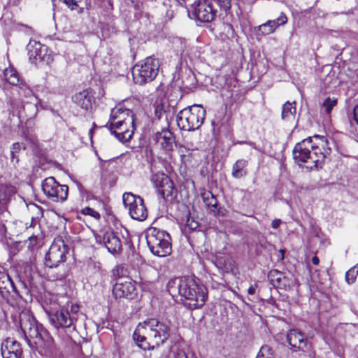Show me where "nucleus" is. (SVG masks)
Here are the masks:
<instances>
[{
	"mask_svg": "<svg viewBox=\"0 0 358 358\" xmlns=\"http://www.w3.org/2000/svg\"><path fill=\"white\" fill-rule=\"evenodd\" d=\"M354 113V119L356 121L357 124H358V104H357L353 110Z\"/></svg>",
	"mask_w": 358,
	"mask_h": 358,
	"instance_id": "47",
	"label": "nucleus"
},
{
	"mask_svg": "<svg viewBox=\"0 0 358 358\" xmlns=\"http://www.w3.org/2000/svg\"><path fill=\"white\" fill-rule=\"evenodd\" d=\"M135 343L144 350L154 349L155 346L148 337H133Z\"/></svg>",
	"mask_w": 358,
	"mask_h": 358,
	"instance_id": "32",
	"label": "nucleus"
},
{
	"mask_svg": "<svg viewBox=\"0 0 358 358\" xmlns=\"http://www.w3.org/2000/svg\"><path fill=\"white\" fill-rule=\"evenodd\" d=\"M201 198L206 206L210 208L212 210H215L217 208V201L211 192L204 191L201 193Z\"/></svg>",
	"mask_w": 358,
	"mask_h": 358,
	"instance_id": "29",
	"label": "nucleus"
},
{
	"mask_svg": "<svg viewBox=\"0 0 358 358\" xmlns=\"http://www.w3.org/2000/svg\"><path fill=\"white\" fill-rule=\"evenodd\" d=\"M170 322H161L148 318L137 325L133 336H166L172 334Z\"/></svg>",
	"mask_w": 358,
	"mask_h": 358,
	"instance_id": "7",
	"label": "nucleus"
},
{
	"mask_svg": "<svg viewBox=\"0 0 358 358\" xmlns=\"http://www.w3.org/2000/svg\"><path fill=\"white\" fill-rule=\"evenodd\" d=\"M2 25L3 31L8 34L10 33L14 29L15 27V25L11 22L10 20H8V22H7L6 20H3Z\"/></svg>",
	"mask_w": 358,
	"mask_h": 358,
	"instance_id": "40",
	"label": "nucleus"
},
{
	"mask_svg": "<svg viewBox=\"0 0 358 358\" xmlns=\"http://www.w3.org/2000/svg\"><path fill=\"white\" fill-rule=\"evenodd\" d=\"M4 78L6 80L13 85H19L21 83L19 75L13 69H7L4 71Z\"/></svg>",
	"mask_w": 358,
	"mask_h": 358,
	"instance_id": "30",
	"label": "nucleus"
},
{
	"mask_svg": "<svg viewBox=\"0 0 358 358\" xmlns=\"http://www.w3.org/2000/svg\"><path fill=\"white\" fill-rule=\"evenodd\" d=\"M257 358H273V349L268 345H264L261 348Z\"/></svg>",
	"mask_w": 358,
	"mask_h": 358,
	"instance_id": "34",
	"label": "nucleus"
},
{
	"mask_svg": "<svg viewBox=\"0 0 358 358\" xmlns=\"http://www.w3.org/2000/svg\"><path fill=\"white\" fill-rule=\"evenodd\" d=\"M122 200L124 206L128 208L129 213L132 219L143 221L147 218V208L141 197L131 192H127L123 194Z\"/></svg>",
	"mask_w": 358,
	"mask_h": 358,
	"instance_id": "9",
	"label": "nucleus"
},
{
	"mask_svg": "<svg viewBox=\"0 0 358 358\" xmlns=\"http://www.w3.org/2000/svg\"><path fill=\"white\" fill-rule=\"evenodd\" d=\"M338 13L336 12V13H332V15H338Z\"/></svg>",
	"mask_w": 358,
	"mask_h": 358,
	"instance_id": "57",
	"label": "nucleus"
},
{
	"mask_svg": "<svg viewBox=\"0 0 358 358\" xmlns=\"http://www.w3.org/2000/svg\"><path fill=\"white\" fill-rule=\"evenodd\" d=\"M218 3L222 9L227 11L231 8L230 0H217Z\"/></svg>",
	"mask_w": 358,
	"mask_h": 358,
	"instance_id": "41",
	"label": "nucleus"
},
{
	"mask_svg": "<svg viewBox=\"0 0 358 358\" xmlns=\"http://www.w3.org/2000/svg\"><path fill=\"white\" fill-rule=\"evenodd\" d=\"M11 187H2L0 188V201H5L10 196Z\"/></svg>",
	"mask_w": 358,
	"mask_h": 358,
	"instance_id": "38",
	"label": "nucleus"
},
{
	"mask_svg": "<svg viewBox=\"0 0 358 358\" xmlns=\"http://www.w3.org/2000/svg\"><path fill=\"white\" fill-rule=\"evenodd\" d=\"M357 268H355V266L350 268L349 271L346 272L345 274V280L348 284H351L354 282V281L356 279L357 275Z\"/></svg>",
	"mask_w": 358,
	"mask_h": 358,
	"instance_id": "37",
	"label": "nucleus"
},
{
	"mask_svg": "<svg viewBox=\"0 0 358 358\" xmlns=\"http://www.w3.org/2000/svg\"><path fill=\"white\" fill-rule=\"evenodd\" d=\"M319 262H320V259H319V258H318L317 256H314V257L312 258V263H313L314 265H318V264H319Z\"/></svg>",
	"mask_w": 358,
	"mask_h": 358,
	"instance_id": "50",
	"label": "nucleus"
},
{
	"mask_svg": "<svg viewBox=\"0 0 358 358\" xmlns=\"http://www.w3.org/2000/svg\"><path fill=\"white\" fill-rule=\"evenodd\" d=\"M49 315V318L52 324L55 327H70L72 324V319L70 317L69 313L66 310H61L60 311L52 312L45 309Z\"/></svg>",
	"mask_w": 358,
	"mask_h": 358,
	"instance_id": "19",
	"label": "nucleus"
},
{
	"mask_svg": "<svg viewBox=\"0 0 358 358\" xmlns=\"http://www.w3.org/2000/svg\"><path fill=\"white\" fill-rule=\"evenodd\" d=\"M296 102L292 103L287 101L282 106V119L285 121L294 120L295 118V114L296 112Z\"/></svg>",
	"mask_w": 358,
	"mask_h": 358,
	"instance_id": "27",
	"label": "nucleus"
},
{
	"mask_svg": "<svg viewBox=\"0 0 358 358\" xmlns=\"http://www.w3.org/2000/svg\"><path fill=\"white\" fill-rule=\"evenodd\" d=\"M167 289L172 296L178 293L189 301L188 305L192 308L203 306L207 298L205 287L199 286L189 277L177 278L169 280Z\"/></svg>",
	"mask_w": 358,
	"mask_h": 358,
	"instance_id": "2",
	"label": "nucleus"
},
{
	"mask_svg": "<svg viewBox=\"0 0 358 358\" xmlns=\"http://www.w3.org/2000/svg\"><path fill=\"white\" fill-rule=\"evenodd\" d=\"M3 358H22V350L14 337H7L1 343Z\"/></svg>",
	"mask_w": 358,
	"mask_h": 358,
	"instance_id": "16",
	"label": "nucleus"
},
{
	"mask_svg": "<svg viewBox=\"0 0 358 358\" xmlns=\"http://www.w3.org/2000/svg\"><path fill=\"white\" fill-rule=\"evenodd\" d=\"M337 99L327 97L325 99L322 103V108L327 114H330L333 108L337 105Z\"/></svg>",
	"mask_w": 358,
	"mask_h": 358,
	"instance_id": "33",
	"label": "nucleus"
},
{
	"mask_svg": "<svg viewBox=\"0 0 358 358\" xmlns=\"http://www.w3.org/2000/svg\"><path fill=\"white\" fill-rule=\"evenodd\" d=\"M206 110L199 105H194L180 110L177 115L178 127L185 131L198 129L203 123Z\"/></svg>",
	"mask_w": 358,
	"mask_h": 358,
	"instance_id": "4",
	"label": "nucleus"
},
{
	"mask_svg": "<svg viewBox=\"0 0 358 358\" xmlns=\"http://www.w3.org/2000/svg\"><path fill=\"white\" fill-rule=\"evenodd\" d=\"M248 161L245 159L237 160L232 166L231 175L235 178H241L247 175L245 169L248 166Z\"/></svg>",
	"mask_w": 358,
	"mask_h": 358,
	"instance_id": "26",
	"label": "nucleus"
},
{
	"mask_svg": "<svg viewBox=\"0 0 358 358\" xmlns=\"http://www.w3.org/2000/svg\"><path fill=\"white\" fill-rule=\"evenodd\" d=\"M17 292V288L10 277L4 272H0V294L3 299H8L10 293Z\"/></svg>",
	"mask_w": 358,
	"mask_h": 358,
	"instance_id": "22",
	"label": "nucleus"
},
{
	"mask_svg": "<svg viewBox=\"0 0 358 358\" xmlns=\"http://www.w3.org/2000/svg\"><path fill=\"white\" fill-rule=\"evenodd\" d=\"M63 2L71 10L76 9L78 6V3L76 0H63Z\"/></svg>",
	"mask_w": 358,
	"mask_h": 358,
	"instance_id": "43",
	"label": "nucleus"
},
{
	"mask_svg": "<svg viewBox=\"0 0 358 358\" xmlns=\"http://www.w3.org/2000/svg\"><path fill=\"white\" fill-rule=\"evenodd\" d=\"M174 358H187L186 354L182 350H178L176 352Z\"/></svg>",
	"mask_w": 358,
	"mask_h": 358,
	"instance_id": "45",
	"label": "nucleus"
},
{
	"mask_svg": "<svg viewBox=\"0 0 358 358\" xmlns=\"http://www.w3.org/2000/svg\"><path fill=\"white\" fill-rule=\"evenodd\" d=\"M113 293L115 298L133 299L137 294L134 284L129 280L120 278L115 284Z\"/></svg>",
	"mask_w": 358,
	"mask_h": 358,
	"instance_id": "13",
	"label": "nucleus"
},
{
	"mask_svg": "<svg viewBox=\"0 0 358 358\" xmlns=\"http://www.w3.org/2000/svg\"><path fill=\"white\" fill-rule=\"evenodd\" d=\"M145 237L147 244L153 255L166 257L171 254V236L166 231L152 227L147 230Z\"/></svg>",
	"mask_w": 358,
	"mask_h": 358,
	"instance_id": "3",
	"label": "nucleus"
},
{
	"mask_svg": "<svg viewBox=\"0 0 358 358\" xmlns=\"http://www.w3.org/2000/svg\"><path fill=\"white\" fill-rule=\"evenodd\" d=\"M257 285L250 286L248 289V294L250 295L255 294L256 292Z\"/></svg>",
	"mask_w": 358,
	"mask_h": 358,
	"instance_id": "48",
	"label": "nucleus"
},
{
	"mask_svg": "<svg viewBox=\"0 0 358 358\" xmlns=\"http://www.w3.org/2000/svg\"><path fill=\"white\" fill-rule=\"evenodd\" d=\"M331 152L329 142L321 135L308 137L296 143L293 149V158L299 165L307 169L322 168L325 159Z\"/></svg>",
	"mask_w": 358,
	"mask_h": 358,
	"instance_id": "1",
	"label": "nucleus"
},
{
	"mask_svg": "<svg viewBox=\"0 0 358 358\" xmlns=\"http://www.w3.org/2000/svg\"><path fill=\"white\" fill-rule=\"evenodd\" d=\"M292 331H290V332L289 334H287V336H292Z\"/></svg>",
	"mask_w": 358,
	"mask_h": 358,
	"instance_id": "54",
	"label": "nucleus"
},
{
	"mask_svg": "<svg viewBox=\"0 0 358 358\" xmlns=\"http://www.w3.org/2000/svg\"><path fill=\"white\" fill-rule=\"evenodd\" d=\"M287 22V17L284 13H281L280 16L273 20H268L266 22L259 26V34L262 36H266L272 34L278 27L284 25Z\"/></svg>",
	"mask_w": 358,
	"mask_h": 358,
	"instance_id": "20",
	"label": "nucleus"
},
{
	"mask_svg": "<svg viewBox=\"0 0 358 358\" xmlns=\"http://www.w3.org/2000/svg\"><path fill=\"white\" fill-rule=\"evenodd\" d=\"M250 145H251L252 147L255 148V143H252V142H249L248 143Z\"/></svg>",
	"mask_w": 358,
	"mask_h": 358,
	"instance_id": "52",
	"label": "nucleus"
},
{
	"mask_svg": "<svg viewBox=\"0 0 358 358\" xmlns=\"http://www.w3.org/2000/svg\"><path fill=\"white\" fill-rule=\"evenodd\" d=\"M355 268H357V273H358V264L355 265Z\"/></svg>",
	"mask_w": 358,
	"mask_h": 358,
	"instance_id": "55",
	"label": "nucleus"
},
{
	"mask_svg": "<svg viewBox=\"0 0 358 358\" xmlns=\"http://www.w3.org/2000/svg\"><path fill=\"white\" fill-rule=\"evenodd\" d=\"M279 252H280V253L281 255L280 259H281V260H283L284 258H285V250H280Z\"/></svg>",
	"mask_w": 358,
	"mask_h": 358,
	"instance_id": "51",
	"label": "nucleus"
},
{
	"mask_svg": "<svg viewBox=\"0 0 358 358\" xmlns=\"http://www.w3.org/2000/svg\"><path fill=\"white\" fill-rule=\"evenodd\" d=\"M217 10L209 0H197L191 5L188 10L190 17L201 22H210L216 16Z\"/></svg>",
	"mask_w": 358,
	"mask_h": 358,
	"instance_id": "8",
	"label": "nucleus"
},
{
	"mask_svg": "<svg viewBox=\"0 0 358 358\" xmlns=\"http://www.w3.org/2000/svg\"><path fill=\"white\" fill-rule=\"evenodd\" d=\"M134 112L127 108H115L112 110L109 120V126L120 124L124 123L128 124L135 122Z\"/></svg>",
	"mask_w": 358,
	"mask_h": 358,
	"instance_id": "14",
	"label": "nucleus"
},
{
	"mask_svg": "<svg viewBox=\"0 0 358 358\" xmlns=\"http://www.w3.org/2000/svg\"><path fill=\"white\" fill-rule=\"evenodd\" d=\"M23 338H24V339L26 341L29 342V337L25 336V337H23Z\"/></svg>",
	"mask_w": 358,
	"mask_h": 358,
	"instance_id": "53",
	"label": "nucleus"
},
{
	"mask_svg": "<svg viewBox=\"0 0 358 358\" xmlns=\"http://www.w3.org/2000/svg\"><path fill=\"white\" fill-rule=\"evenodd\" d=\"M73 100L77 106L86 111L92 110V106L95 102L94 94L91 89H85L76 93L73 96Z\"/></svg>",
	"mask_w": 358,
	"mask_h": 358,
	"instance_id": "18",
	"label": "nucleus"
},
{
	"mask_svg": "<svg viewBox=\"0 0 358 358\" xmlns=\"http://www.w3.org/2000/svg\"><path fill=\"white\" fill-rule=\"evenodd\" d=\"M186 227L190 230H195L199 227V223L195 221L193 218L188 217L186 221Z\"/></svg>",
	"mask_w": 358,
	"mask_h": 358,
	"instance_id": "39",
	"label": "nucleus"
},
{
	"mask_svg": "<svg viewBox=\"0 0 358 358\" xmlns=\"http://www.w3.org/2000/svg\"><path fill=\"white\" fill-rule=\"evenodd\" d=\"M77 185L81 196L83 197H85L86 199L88 200L90 199L89 192L85 189V187L80 183L78 182Z\"/></svg>",
	"mask_w": 358,
	"mask_h": 358,
	"instance_id": "42",
	"label": "nucleus"
},
{
	"mask_svg": "<svg viewBox=\"0 0 358 358\" xmlns=\"http://www.w3.org/2000/svg\"><path fill=\"white\" fill-rule=\"evenodd\" d=\"M151 182L163 199L172 201L176 196V189L173 182L167 175L157 172L152 176Z\"/></svg>",
	"mask_w": 358,
	"mask_h": 358,
	"instance_id": "11",
	"label": "nucleus"
},
{
	"mask_svg": "<svg viewBox=\"0 0 358 358\" xmlns=\"http://www.w3.org/2000/svg\"><path fill=\"white\" fill-rule=\"evenodd\" d=\"M28 248H31L37 243V236L34 235H31L28 238Z\"/></svg>",
	"mask_w": 358,
	"mask_h": 358,
	"instance_id": "44",
	"label": "nucleus"
},
{
	"mask_svg": "<svg viewBox=\"0 0 358 358\" xmlns=\"http://www.w3.org/2000/svg\"><path fill=\"white\" fill-rule=\"evenodd\" d=\"M268 278L273 286L278 287L281 285L283 273L278 270H271L268 273Z\"/></svg>",
	"mask_w": 358,
	"mask_h": 358,
	"instance_id": "31",
	"label": "nucleus"
},
{
	"mask_svg": "<svg viewBox=\"0 0 358 358\" xmlns=\"http://www.w3.org/2000/svg\"><path fill=\"white\" fill-rule=\"evenodd\" d=\"M180 43H181L182 45L185 43V42L184 41L180 40Z\"/></svg>",
	"mask_w": 358,
	"mask_h": 358,
	"instance_id": "56",
	"label": "nucleus"
},
{
	"mask_svg": "<svg viewBox=\"0 0 358 358\" xmlns=\"http://www.w3.org/2000/svg\"><path fill=\"white\" fill-rule=\"evenodd\" d=\"M24 315H20V325L24 336H43L45 331L43 327H38L34 320H24L22 317Z\"/></svg>",
	"mask_w": 358,
	"mask_h": 358,
	"instance_id": "21",
	"label": "nucleus"
},
{
	"mask_svg": "<svg viewBox=\"0 0 358 358\" xmlns=\"http://www.w3.org/2000/svg\"><path fill=\"white\" fill-rule=\"evenodd\" d=\"M156 140L164 149L166 150L172 149L174 138L173 134L169 130H164L161 133H157L156 134Z\"/></svg>",
	"mask_w": 358,
	"mask_h": 358,
	"instance_id": "23",
	"label": "nucleus"
},
{
	"mask_svg": "<svg viewBox=\"0 0 358 358\" xmlns=\"http://www.w3.org/2000/svg\"><path fill=\"white\" fill-rule=\"evenodd\" d=\"M27 48L29 60L33 64H36L38 62L45 61L48 56V48L34 40L29 41Z\"/></svg>",
	"mask_w": 358,
	"mask_h": 358,
	"instance_id": "15",
	"label": "nucleus"
},
{
	"mask_svg": "<svg viewBox=\"0 0 358 358\" xmlns=\"http://www.w3.org/2000/svg\"><path fill=\"white\" fill-rule=\"evenodd\" d=\"M69 246L62 237H56L45 257V265L50 268H57L66 260Z\"/></svg>",
	"mask_w": 358,
	"mask_h": 358,
	"instance_id": "6",
	"label": "nucleus"
},
{
	"mask_svg": "<svg viewBox=\"0 0 358 358\" xmlns=\"http://www.w3.org/2000/svg\"><path fill=\"white\" fill-rule=\"evenodd\" d=\"M36 224V220H34V218L31 219V224H30V226L29 227L27 228V231L28 233H29V229L32 227H34L35 225Z\"/></svg>",
	"mask_w": 358,
	"mask_h": 358,
	"instance_id": "49",
	"label": "nucleus"
},
{
	"mask_svg": "<svg viewBox=\"0 0 358 358\" xmlns=\"http://www.w3.org/2000/svg\"><path fill=\"white\" fill-rule=\"evenodd\" d=\"M110 133L113 134L120 141L127 142L129 141L134 132L135 126L134 124H128L124 123H121L120 124L117 125H111L108 127Z\"/></svg>",
	"mask_w": 358,
	"mask_h": 358,
	"instance_id": "17",
	"label": "nucleus"
},
{
	"mask_svg": "<svg viewBox=\"0 0 358 358\" xmlns=\"http://www.w3.org/2000/svg\"><path fill=\"white\" fill-rule=\"evenodd\" d=\"M42 189L45 195L54 202H63L68 197V186L59 185L54 177H48L43 181Z\"/></svg>",
	"mask_w": 358,
	"mask_h": 358,
	"instance_id": "10",
	"label": "nucleus"
},
{
	"mask_svg": "<svg viewBox=\"0 0 358 358\" xmlns=\"http://www.w3.org/2000/svg\"><path fill=\"white\" fill-rule=\"evenodd\" d=\"M285 338L295 351H305L308 348V340L305 337H285Z\"/></svg>",
	"mask_w": 358,
	"mask_h": 358,
	"instance_id": "25",
	"label": "nucleus"
},
{
	"mask_svg": "<svg viewBox=\"0 0 358 358\" xmlns=\"http://www.w3.org/2000/svg\"><path fill=\"white\" fill-rule=\"evenodd\" d=\"M18 94L24 97H31L33 95L32 90L24 83H21L18 85Z\"/></svg>",
	"mask_w": 358,
	"mask_h": 358,
	"instance_id": "35",
	"label": "nucleus"
},
{
	"mask_svg": "<svg viewBox=\"0 0 358 358\" xmlns=\"http://www.w3.org/2000/svg\"><path fill=\"white\" fill-rule=\"evenodd\" d=\"M281 223V220L279 219H275L272 221L271 227L273 229H278Z\"/></svg>",
	"mask_w": 358,
	"mask_h": 358,
	"instance_id": "46",
	"label": "nucleus"
},
{
	"mask_svg": "<svg viewBox=\"0 0 358 358\" xmlns=\"http://www.w3.org/2000/svg\"><path fill=\"white\" fill-rule=\"evenodd\" d=\"M22 148H23V150H25L26 146H22V145L18 142L13 143L10 147V160L11 164L14 166H16L19 163V153L20 152Z\"/></svg>",
	"mask_w": 358,
	"mask_h": 358,
	"instance_id": "28",
	"label": "nucleus"
},
{
	"mask_svg": "<svg viewBox=\"0 0 358 358\" xmlns=\"http://www.w3.org/2000/svg\"><path fill=\"white\" fill-rule=\"evenodd\" d=\"M159 66L158 59L153 57H146L133 68L132 75L134 82L142 85L152 81L158 74Z\"/></svg>",
	"mask_w": 358,
	"mask_h": 358,
	"instance_id": "5",
	"label": "nucleus"
},
{
	"mask_svg": "<svg viewBox=\"0 0 358 358\" xmlns=\"http://www.w3.org/2000/svg\"><path fill=\"white\" fill-rule=\"evenodd\" d=\"M96 241L103 244L109 252L117 255L122 250V242L118 236L111 230L101 231L95 235Z\"/></svg>",
	"mask_w": 358,
	"mask_h": 358,
	"instance_id": "12",
	"label": "nucleus"
},
{
	"mask_svg": "<svg viewBox=\"0 0 358 358\" xmlns=\"http://www.w3.org/2000/svg\"><path fill=\"white\" fill-rule=\"evenodd\" d=\"M80 213L84 215H89L97 220L101 217L99 213L90 207H85L83 208L80 210Z\"/></svg>",
	"mask_w": 358,
	"mask_h": 358,
	"instance_id": "36",
	"label": "nucleus"
},
{
	"mask_svg": "<svg viewBox=\"0 0 358 358\" xmlns=\"http://www.w3.org/2000/svg\"><path fill=\"white\" fill-rule=\"evenodd\" d=\"M86 8L91 10H110L113 8V4L110 0H87Z\"/></svg>",
	"mask_w": 358,
	"mask_h": 358,
	"instance_id": "24",
	"label": "nucleus"
}]
</instances>
